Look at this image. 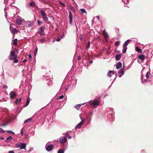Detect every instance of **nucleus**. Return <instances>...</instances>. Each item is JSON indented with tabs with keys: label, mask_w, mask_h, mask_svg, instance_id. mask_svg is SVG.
Returning a JSON list of instances; mask_svg holds the SVG:
<instances>
[{
	"label": "nucleus",
	"mask_w": 153,
	"mask_h": 153,
	"mask_svg": "<svg viewBox=\"0 0 153 153\" xmlns=\"http://www.w3.org/2000/svg\"><path fill=\"white\" fill-rule=\"evenodd\" d=\"M17 56L15 54V52L13 51H11L10 52V55L9 56V60H14V63H17L18 61L17 59Z\"/></svg>",
	"instance_id": "obj_1"
},
{
	"label": "nucleus",
	"mask_w": 153,
	"mask_h": 153,
	"mask_svg": "<svg viewBox=\"0 0 153 153\" xmlns=\"http://www.w3.org/2000/svg\"><path fill=\"white\" fill-rule=\"evenodd\" d=\"M67 132L65 133V136H61L59 138V142L61 144L65 143L67 140Z\"/></svg>",
	"instance_id": "obj_2"
},
{
	"label": "nucleus",
	"mask_w": 153,
	"mask_h": 153,
	"mask_svg": "<svg viewBox=\"0 0 153 153\" xmlns=\"http://www.w3.org/2000/svg\"><path fill=\"white\" fill-rule=\"evenodd\" d=\"M89 103L91 107L95 108L96 106L99 105L100 102L97 100H94L93 101H90Z\"/></svg>",
	"instance_id": "obj_3"
},
{
	"label": "nucleus",
	"mask_w": 153,
	"mask_h": 153,
	"mask_svg": "<svg viewBox=\"0 0 153 153\" xmlns=\"http://www.w3.org/2000/svg\"><path fill=\"white\" fill-rule=\"evenodd\" d=\"M16 146L18 147H19L21 149H24L26 150L25 148L26 147V145L25 143L20 142L18 144H16Z\"/></svg>",
	"instance_id": "obj_4"
},
{
	"label": "nucleus",
	"mask_w": 153,
	"mask_h": 153,
	"mask_svg": "<svg viewBox=\"0 0 153 153\" xmlns=\"http://www.w3.org/2000/svg\"><path fill=\"white\" fill-rule=\"evenodd\" d=\"M40 13L41 14L42 18L45 20L47 21L48 20V18L47 16L45 13V12L43 10H41L40 11Z\"/></svg>",
	"instance_id": "obj_5"
},
{
	"label": "nucleus",
	"mask_w": 153,
	"mask_h": 153,
	"mask_svg": "<svg viewBox=\"0 0 153 153\" xmlns=\"http://www.w3.org/2000/svg\"><path fill=\"white\" fill-rule=\"evenodd\" d=\"M45 26H41L39 28V31L38 32V33L40 34L41 36H43L45 34V32L44 29Z\"/></svg>",
	"instance_id": "obj_6"
},
{
	"label": "nucleus",
	"mask_w": 153,
	"mask_h": 153,
	"mask_svg": "<svg viewBox=\"0 0 153 153\" xmlns=\"http://www.w3.org/2000/svg\"><path fill=\"white\" fill-rule=\"evenodd\" d=\"M46 144L45 146L46 149L48 152L51 151L53 148V146L52 144H51L47 146Z\"/></svg>",
	"instance_id": "obj_7"
},
{
	"label": "nucleus",
	"mask_w": 153,
	"mask_h": 153,
	"mask_svg": "<svg viewBox=\"0 0 153 153\" xmlns=\"http://www.w3.org/2000/svg\"><path fill=\"white\" fill-rule=\"evenodd\" d=\"M15 0H4V3L6 4L7 3L8 4L11 5L12 4H13L15 2Z\"/></svg>",
	"instance_id": "obj_8"
},
{
	"label": "nucleus",
	"mask_w": 153,
	"mask_h": 153,
	"mask_svg": "<svg viewBox=\"0 0 153 153\" xmlns=\"http://www.w3.org/2000/svg\"><path fill=\"white\" fill-rule=\"evenodd\" d=\"M10 30L13 34H17L18 32L17 30L15 28H11L10 26Z\"/></svg>",
	"instance_id": "obj_9"
},
{
	"label": "nucleus",
	"mask_w": 153,
	"mask_h": 153,
	"mask_svg": "<svg viewBox=\"0 0 153 153\" xmlns=\"http://www.w3.org/2000/svg\"><path fill=\"white\" fill-rule=\"evenodd\" d=\"M103 35L104 37L106 42H107V39L108 38V35L107 33L106 32L105 30H104L102 32Z\"/></svg>",
	"instance_id": "obj_10"
},
{
	"label": "nucleus",
	"mask_w": 153,
	"mask_h": 153,
	"mask_svg": "<svg viewBox=\"0 0 153 153\" xmlns=\"http://www.w3.org/2000/svg\"><path fill=\"white\" fill-rule=\"evenodd\" d=\"M22 19L21 18L16 19V23L18 25H21L22 23Z\"/></svg>",
	"instance_id": "obj_11"
},
{
	"label": "nucleus",
	"mask_w": 153,
	"mask_h": 153,
	"mask_svg": "<svg viewBox=\"0 0 153 153\" xmlns=\"http://www.w3.org/2000/svg\"><path fill=\"white\" fill-rule=\"evenodd\" d=\"M81 119L82 120V121L77 125L76 127V128H80L83 124L84 123V121L83 120L82 118H81Z\"/></svg>",
	"instance_id": "obj_12"
},
{
	"label": "nucleus",
	"mask_w": 153,
	"mask_h": 153,
	"mask_svg": "<svg viewBox=\"0 0 153 153\" xmlns=\"http://www.w3.org/2000/svg\"><path fill=\"white\" fill-rule=\"evenodd\" d=\"M33 25V21H27L26 23L27 27H30L32 26Z\"/></svg>",
	"instance_id": "obj_13"
},
{
	"label": "nucleus",
	"mask_w": 153,
	"mask_h": 153,
	"mask_svg": "<svg viewBox=\"0 0 153 153\" xmlns=\"http://www.w3.org/2000/svg\"><path fill=\"white\" fill-rule=\"evenodd\" d=\"M73 15L71 13V12L69 11V23L71 25L72 24V19Z\"/></svg>",
	"instance_id": "obj_14"
},
{
	"label": "nucleus",
	"mask_w": 153,
	"mask_h": 153,
	"mask_svg": "<svg viewBox=\"0 0 153 153\" xmlns=\"http://www.w3.org/2000/svg\"><path fill=\"white\" fill-rule=\"evenodd\" d=\"M131 42V40L128 39L126 40L123 44V47H126Z\"/></svg>",
	"instance_id": "obj_15"
},
{
	"label": "nucleus",
	"mask_w": 153,
	"mask_h": 153,
	"mask_svg": "<svg viewBox=\"0 0 153 153\" xmlns=\"http://www.w3.org/2000/svg\"><path fill=\"white\" fill-rule=\"evenodd\" d=\"M119 76L120 77H121L124 74V71L122 68L119 70L118 72Z\"/></svg>",
	"instance_id": "obj_16"
},
{
	"label": "nucleus",
	"mask_w": 153,
	"mask_h": 153,
	"mask_svg": "<svg viewBox=\"0 0 153 153\" xmlns=\"http://www.w3.org/2000/svg\"><path fill=\"white\" fill-rule=\"evenodd\" d=\"M10 98L12 99L14 98V97L16 96V94L15 92L13 91H11L10 94Z\"/></svg>",
	"instance_id": "obj_17"
},
{
	"label": "nucleus",
	"mask_w": 153,
	"mask_h": 153,
	"mask_svg": "<svg viewBox=\"0 0 153 153\" xmlns=\"http://www.w3.org/2000/svg\"><path fill=\"white\" fill-rule=\"evenodd\" d=\"M64 36V34H62L58 37L56 39V41L57 42H59L61 39Z\"/></svg>",
	"instance_id": "obj_18"
},
{
	"label": "nucleus",
	"mask_w": 153,
	"mask_h": 153,
	"mask_svg": "<svg viewBox=\"0 0 153 153\" xmlns=\"http://www.w3.org/2000/svg\"><path fill=\"white\" fill-rule=\"evenodd\" d=\"M12 137L11 136H10L6 139V140L4 141L6 143H8L12 140Z\"/></svg>",
	"instance_id": "obj_19"
},
{
	"label": "nucleus",
	"mask_w": 153,
	"mask_h": 153,
	"mask_svg": "<svg viewBox=\"0 0 153 153\" xmlns=\"http://www.w3.org/2000/svg\"><path fill=\"white\" fill-rule=\"evenodd\" d=\"M122 65L121 62H119L116 65V68L119 69L122 67Z\"/></svg>",
	"instance_id": "obj_20"
},
{
	"label": "nucleus",
	"mask_w": 153,
	"mask_h": 153,
	"mask_svg": "<svg viewBox=\"0 0 153 153\" xmlns=\"http://www.w3.org/2000/svg\"><path fill=\"white\" fill-rule=\"evenodd\" d=\"M121 57V56L120 54H117L115 56V58L116 60H119Z\"/></svg>",
	"instance_id": "obj_21"
},
{
	"label": "nucleus",
	"mask_w": 153,
	"mask_h": 153,
	"mask_svg": "<svg viewBox=\"0 0 153 153\" xmlns=\"http://www.w3.org/2000/svg\"><path fill=\"white\" fill-rule=\"evenodd\" d=\"M114 72V71H109L107 74L108 76L109 77H111V73L113 74Z\"/></svg>",
	"instance_id": "obj_22"
},
{
	"label": "nucleus",
	"mask_w": 153,
	"mask_h": 153,
	"mask_svg": "<svg viewBox=\"0 0 153 153\" xmlns=\"http://www.w3.org/2000/svg\"><path fill=\"white\" fill-rule=\"evenodd\" d=\"M39 41L42 43H43L44 42H45L46 41V38L44 37L43 39H39Z\"/></svg>",
	"instance_id": "obj_23"
},
{
	"label": "nucleus",
	"mask_w": 153,
	"mask_h": 153,
	"mask_svg": "<svg viewBox=\"0 0 153 153\" xmlns=\"http://www.w3.org/2000/svg\"><path fill=\"white\" fill-rule=\"evenodd\" d=\"M139 58L141 60H143L145 59V56L143 55H140L139 56Z\"/></svg>",
	"instance_id": "obj_24"
},
{
	"label": "nucleus",
	"mask_w": 153,
	"mask_h": 153,
	"mask_svg": "<svg viewBox=\"0 0 153 153\" xmlns=\"http://www.w3.org/2000/svg\"><path fill=\"white\" fill-rule=\"evenodd\" d=\"M32 119L31 118L27 119V120H26L24 122V123H26L27 122H31L32 121Z\"/></svg>",
	"instance_id": "obj_25"
},
{
	"label": "nucleus",
	"mask_w": 153,
	"mask_h": 153,
	"mask_svg": "<svg viewBox=\"0 0 153 153\" xmlns=\"http://www.w3.org/2000/svg\"><path fill=\"white\" fill-rule=\"evenodd\" d=\"M21 98L20 97L19 99H17L14 102V103L16 104H17L18 102H20L21 101Z\"/></svg>",
	"instance_id": "obj_26"
},
{
	"label": "nucleus",
	"mask_w": 153,
	"mask_h": 153,
	"mask_svg": "<svg viewBox=\"0 0 153 153\" xmlns=\"http://www.w3.org/2000/svg\"><path fill=\"white\" fill-rule=\"evenodd\" d=\"M136 51L139 52V53H141L142 52V50L140 49V48L137 46H136Z\"/></svg>",
	"instance_id": "obj_27"
},
{
	"label": "nucleus",
	"mask_w": 153,
	"mask_h": 153,
	"mask_svg": "<svg viewBox=\"0 0 153 153\" xmlns=\"http://www.w3.org/2000/svg\"><path fill=\"white\" fill-rule=\"evenodd\" d=\"M151 75V73L149 71L148 72L146 75V77L147 79L149 78L150 76Z\"/></svg>",
	"instance_id": "obj_28"
},
{
	"label": "nucleus",
	"mask_w": 153,
	"mask_h": 153,
	"mask_svg": "<svg viewBox=\"0 0 153 153\" xmlns=\"http://www.w3.org/2000/svg\"><path fill=\"white\" fill-rule=\"evenodd\" d=\"M30 99L29 97H28L27 98V100H26V106H27L29 105V103L30 102Z\"/></svg>",
	"instance_id": "obj_29"
},
{
	"label": "nucleus",
	"mask_w": 153,
	"mask_h": 153,
	"mask_svg": "<svg viewBox=\"0 0 153 153\" xmlns=\"http://www.w3.org/2000/svg\"><path fill=\"white\" fill-rule=\"evenodd\" d=\"M13 45H17V42L18 41V40L17 39H15L13 40Z\"/></svg>",
	"instance_id": "obj_30"
},
{
	"label": "nucleus",
	"mask_w": 153,
	"mask_h": 153,
	"mask_svg": "<svg viewBox=\"0 0 153 153\" xmlns=\"http://www.w3.org/2000/svg\"><path fill=\"white\" fill-rule=\"evenodd\" d=\"M5 131L7 133H10L12 134H15L14 132L10 130H6Z\"/></svg>",
	"instance_id": "obj_31"
},
{
	"label": "nucleus",
	"mask_w": 153,
	"mask_h": 153,
	"mask_svg": "<svg viewBox=\"0 0 153 153\" xmlns=\"http://www.w3.org/2000/svg\"><path fill=\"white\" fill-rule=\"evenodd\" d=\"M30 5L31 7H33L36 5V4L34 2H31L30 4Z\"/></svg>",
	"instance_id": "obj_32"
},
{
	"label": "nucleus",
	"mask_w": 153,
	"mask_h": 153,
	"mask_svg": "<svg viewBox=\"0 0 153 153\" xmlns=\"http://www.w3.org/2000/svg\"><path fill=\"white\" fill-rule=\"evenodd\" d=\"M69 7V8L71 10L73 11V12H75V9L71 5H70Z\"/></svg>",
	"instance_id": "obj_33"
},
{
	"label": "nucleus",
	"mask_w": 153,
	"mask_h": 153,
	"mask_svg": "<svg viewBox=\"0 0 153 153\" xmlns=\"http://www.w3.org/2000/svg\"><path fill=\"white\" fill-rule=\"evenodd\" d=\"M80 106H81V105L80 104H79V105H76L75 106V108L76 109L78 110L79 109Z\"/></svg>",
	"instance_id": "obj_34"
},
{
	"label": "nucleus",
	"mask_w": 153,
	"mask_h": 153,
	"mask_svg": "<svg viewBox=\"0 0 153 153\" xmlns=\"http://www.w3.org/2000/svg\"><path fill=\"white\" fill-rule=\"evenodd\" d=\"M64 150L59 149L58 152V153H64Z\"/></svg>",
	"instance_id": "obj_35"
},
{
	"label": "nucleus",
	"mask_w": 153,
	"mask_h": 153,
	"mask_svg": "<svg viewBox=\"0 0 153 153\" xmlns=\"http://www.w3.org/2000/svg\"><path fill=\"white\" fill-rule=\"evenodd\" d=\"M123 48H124V49L123 50V53H125L126 52V51L127 49V47H123Z\"/></svg>",
	"instance_id": "obj_36"
},
{
	"label": "nucleus",
	"mask_w": 153,
	"mask_h": 153,
	"mask_svg": "<svg viewBox=\"0 0 153 153\" xmlns=\"http://www.w3.org/2000/svg\"><path fill=\"white\" fill-rule=\"evenodd\" d=\"M37 22L38 23V25L39 26L42 23V22L40 21L39 20H37Z\"/></svg>",
	"instance_id": "obj_37"
},
{
	"label": "nucleus",
	"mask_w": 153,
	"mask_h": 153,
	"mask_svg": "<svg viewBox=\"0 0 153 153\" xmlns=\"http://www.w3.org/2000/svg\"><path fill=\"white\" fill-rule=\"evenodd\" d=\"M80 10L82 13H85L86 12L84 9H81Z\"/></svg>",
	"instance_id": "obj_38"
},
{
	"label": "nucleus",
	"mask_w": 153,
	"mask_h": 153,
	"mask_svg": "<svg viewBox=\"0 0 153 153\" xmlns=\"http://www.w3.org/2000/svg\"><path fill=\"white\" fill-rule=\"evenodd\" d=\"M37 50H38V48L36 47V49L34 51V54L35 56H36V53H37Z\"/></svg>",
	"instance_id": "obj_39"
},
{
	"label": "nucleus",
	"mask_w": 153,
	"mask_h": 153,
	"mask_svg": "<svg viewBox=\"0 0 153 153\" xmlns=\"http://www.w3.org/2000/svg\"><path fill=\"white\" fill-rule=\"evenodd\" d=\"M120 42L119 41H117L115 42V45L116 46H118L119 45Z\"/></svg>",
	"instance_id": "obj_40"
},
{
	"label": "nucleus",
	"mask_w": 153,
	"mask_h": 153,
	"mask_svg": "<svg viewBox=\"0 0 153 153\" xmlns=\"http://www.w3.org/2000/svg\"><path fill=\"white\" fill-rule=\"evenodd\" d=\"M64 96L63 95H62L60 96L58 99H62L64 98Z\"/></svg>",
	"instance_id": "obj_41"
},
{
	"label": "nucleus",
	"mask_w": 153,
	"mask_h": 153,
	"mask_svg": "<svg viewBox=\"0 0 153 153\" xmlns=\"http://www.w3.org/2000/svg\"><path fill=\"white\" fill-rule=\"evenodd\" d=\"M23 128H22V129L21 130V134L22 136H23L24 134V132L23 131Z\"/></svg>",
	"instance_id": "obj_42"
},
{
	"label": "nucleus",
	"mask_w": 153,
	"mask_h": 153,
	"mask_svg": "<svg viewBox=\"0 0 153 153\" xmlns=\"http://www.w3.org/2000/svg\"><path fill=\"white\" fill-rule=\"evenodd\" d=\"M1 78H2L4 79V74H3L1 75Z\"/></svg>",
	"instance_id": "obj_43"
},
{
	"label": "nucleus",
	"mask_w": 153,
	"mask_h": 153,
	"mask_svg": "<svg viewBox=\"0 0 153 153\" xmlns=\"http://www.w3.org/2000/svg\"><path fill=\"white\" fill-rule=\"evenodd\" d=\"M4 131L2 128H0V132L4 133Z\"/></svg>",
	"instance_id": "obj_44"
},
{
	"label": "nucleus",
	"mask_w": 153,
	"mask_h": 153,
	"mask_svg": "<svg viewBox=\"0 0 153 153\" xmlns=\"http://www.w3.org/2000/svg\"><path fill=\"white\" fill-rule=\"evenodd\" d=\"M83 38V35H81L80 37V39L81 41L82 40V39Z\"/></svg>",
	"instance_id": "obj_45"
},
{
	"label": "nucleus",
	"mask_w": 153,
	"mask_h": 153,
	"mask_svg": "<svg viewBox=\"0 0 153 153\" xmlns=\"http://www.w3.org/2000/svg\"><path fill=\"white\" fill-rule=\"evenodd\" d=\"M4 11L5 13V16L6 17V16L7 15V13L6 12V7L4 8Z\"/></svg>",
	"instance_id": "obj_46"
},
{
	"label": "nucleus",
	"mask_w": 153,
	"mask_h": 153,
	"mask_svg": "<svg viewBox=\"0 0 153 153\" xmlns=\"http://www.w3.org/2000/svg\"><path fill=\"white\" fill-rule=\"evenodd\" d=\"M90 42H89L87 44V47L88 48H89V47H90Z\"/></svg>",
	"instance_id": "obj_47"
},
{
	"label": "nucleus",
	"mask_w": 153,
	"mask_h": 153,
	"mask_svg": "<svg viewBox=\"0 0 153 153\" xmlns=\"http://www.w3.org/2000/svg\"><path fill=\"white\" fill-rule=\"evenodd\" d=\"M60 4L62 5L63 6H65V4L62 2H60Z\"/></svg>",
	"instance_id": "obj_48"
},
{
	"label": "nucleus",
	"mask_w": 153,
	"mask_h": 153,
	"mask_svg": "<svg viewBox=\"0 0 153 153\" xmlns=\"http://www.w3.org/2000/svg\"><path fill=\"white\" fill-rule=\"evenodd\" d=\"M68 138L70 139H71L72 138V137L71 136H69V134H68Z\"/></svg>",
	"instance_id": "obj_49"
},
{
	"label": "nucleus",
	"mask_w": 153,
	"mask_h": 153,
	"mask_svg": "<svg viewBox=\"0 0 153 153\" xmlns=\"http://www.w3.org/2000/svg\"><path fill=\"white\" fill-rule=\"evenodd\" d=\"M28 57L30 59H31L32 58L31 55V54H29L28 56Z\"/></svg>",
	"instance_id": "obj_50"
},
{
	"label": "nucleus",
	"mask_w": 153,
	"mask_h": 153,
	"mask_svg": "<svg viewBox=\"0 0 153 153\" xmlns=\"http://www.w3.org/2000/svg\"><path fill=\"white\" fill-rule=\"evenodd\" d=\"M43 1L45 4H48V2L45 1Z\"/></svg>",
	"instance_id": "obj_51"
},
{
	"label": "nucleus",
	"mask_w": 153,
	"mask_h": 153,
	"mask_svg": "<svg viewBox=\"0 0 153 153\" xmlns=\"http://www.w3.org/2000/svg\"><path fill=\"white\" fill-rule=\"evenodd\" d=\"M8 153H14L13 151H10Z\"/></svg>",
	"instance_id": "obj_52"
},
{
	"label": "nucleus",
	"mask_w": 153,
	"mask_h": 153,
	"mask_svg": "<svg viewBox=\"0 0 153 153\" xmlns=\"http://www.w3.org/2000/svg\"><path fill=\"white\" fill-rule=\"evenodd\" d=\"M3 87L4 88H7V86L6 85H4L3 86Z\"/></svg>",
	"instance_id": "obj_53"
},
{
	"label": "nucleus",
	"mask_w": 153,
	"mask_h": 153,
	"mask_svg": "<svg viewBox=\"0 0 153 153\" xmlns=\"http://www.w3.org/2000/svg\"><path fill=\"white\" fill-rule=\"evenodd\" d=\"M97 19H98V20L100 21V16H97Z\"/></svg>",
	"instance_id": "obj_54"
},
{
	"label": "nucleus",
	"mask_w": 153,
	"mask_h": 153,
	"mask_svg": "<svg viewBox=\"0 0 153 153\" xmlns=\"http://www.w3.org/2000/svg\"><path fill=\"white\" fill-rule=\"evenodd\" d=\"M81 58V56H79L78 57V60H79Z\"/></svg>",
	"instance_id": "obj_55"
},
{
	"label": "nucleus",
	"mask_w": 153,
	"mask_h": 153,
	"mask_svg": "<svg viewBox=\"0 0 153 153\" xmlns=\"http://www.w3.org/2000/svg\"><path fill=\"white\" fill-rule=\"evenodd\" d=\"M4 138L2 137H0V140H4Z\"/></svg>",
	"instance_id": "obj_56"
},
{
	"label": "nucleus",
	"mask_w": 153,
	"mask_h": 153,
	"mask_svg": "<svg viewBox=\"0 0 153 153\" xmlns=\"http://www.w3.org/2000/svg\"><path fill=\"white\" fill-rule=\"evenodd\" d=\"M27 61V59H25L23 60V62H25Z\"/></svg>",
	"instance_id": "obj_57"
},
{
	"label": "nucleus",
	"mask_w": 153,
	"mask_h": 153,
	"mask_svg": "<svg viewBox=\"0 0 153 153\" xmlns=\"http://www.w3.org/2000/svg\"><path fill=\"white\" fill-rule=\"evenodd\" d=\"M93 61H90V62H89V63H90V64H91V63H93Z\"/></svg>",
	"instance_id": "obj_58"
},
{
	"label": "nucleus",
	"mask_w": 153,
	"mask_h": 153,
	"mask_svg": "<svg viewBox=\"0 0 153 153\" xmlns=\"http://www.w3.org/2000/svg\"><path fill=\"white\" fill-rule=\"evenodd\" d=\"M119 29H117V30L116 31V32H117V33H118V32H119Z\"/></svg>",
	"instance_id": "obj_59"
},
{
	"label": "nucleus",
	"mask_w": 153,
	"mask_h": 153,
	"mask_svg": "<svg viewBox=\"0 0 153 153\" xmlns=\"http://www.w3.org/2000/svg\"><path fill=\"white\" fill-rule=\"evenodd\" d=\"M38 9H42V8H38Z\"/></svg>",
	"instance_id": "obj_60"
},
{
	"label": "nucleus",
	"mask_w": 153,
	"mask_h": 153,
	"mask_svg": "<svg viewBox=\"0 0 153 153\" xmlns=\"http://www.w3.org/2000/svg\"><path fill=\"white\" fill-rule=\"evenodd\" d=\"M57 30V29H56V30Z\"/></svg>",
	"instance_id": "obj_61"
}]
</instances>
